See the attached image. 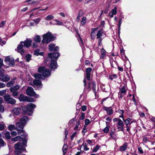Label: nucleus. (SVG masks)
<instances>
[{
  "instance_id": "nucleus-1",
  "label": "nucleus",
  "mask_w": 155,
  "mask_h": 155,
  "mask_svg": "<svg viewBox=\"0 0 155 155\" xmlns=\"http://www.w3.org/2000/svg\"><path fill=\"white\" fill-rule=\"evenodd\" d=\"M28 120V117L27 116H24L20 119L19 122L16 123V128L14 125H11L8 126V129L10 130H12L16 129L17 130L18 134L24 133V130H23L25 124Z\"/></svg>"
},
{
  "instance_id": "nucleus-2",
  "label": "nucleus",
  "mask_w": 155,
  "mask_h": 155,
  "mask_svg": "<svg viewBox=\"0 0 155 155\" xmlns=\"http://www.w3.org/2000/svg\"><path fill=\"white\" fill-rule=\"evenodd\" d=\"M32 42V41L30 38H27L25 41H21L17 48L18 52L22 55L25 52L24 48H28L30 47L31 45Z\"/></svg>"
},
{
  "instance_id": "nucleus-3",
  "label": "nucleus",
  "mask_w": 155,
  "mask_h": 155,
  "mask_svg": "<svg viewBox=\"0 0 155 155\" xmlns=\"http://www.w3.org/2000/svg\"><path fill=\"white\" fill-rule=\"evenodd\" d=\"M43 37L41 42L43 44L45 43L48 44L51 41L54 40L55 38V37L50 32H48L43 35Z\"/></svg>"
},
{
  "instance_id": "nucleus-4",
  "label": "nucleus",
  "mask_w": 155,
  "mask_h": 155,
  "mask_svg": "<svg viewBox=\"0 0 155 155\" xmlns=\"http://www.w3.org/2000/svg\"><path fill=\"white\" fill-rule=\"evenodd\" d=\"M36 107L35 104L30 103L27 106L24 107L22 108L23 113L24 114L30 115L31 113L33 112V109Z\"/></svg>"
},
{
  "instance_id": "nucleus-5",
  "label": "nucleus",
  "mask_w": 155,
  "mask_h": 155,
  "mask_svg": "<svg viewBox=\"0 0 155 155\" xmlns=\"http://www.w3.org/2000/svg\"><path fill=\"white\" fill-rule=\"evenodd\" d=\"M38 71L39 73L42 72V75L44 77H47L51 74V71L49 69L45 68L44 67H41L38 68Z\"/></svg>"
},
{
  "instance_id": "nucleus-6",
  "label": "nucleus",
  "mask_w": 155,
  "mask_h": 155,
  "mask_svg": "<svg viewBox=\"0 0 155 155\" xmlns=\"http://www.w3.org/2000/svg\"><path fill=\"white\" fill-rule=\"evenodd\" d=\"M4 70L0 68V81L4 82L9 81L10 79V77L7 74H4Z\"/></svg>"
},
{
  "instance_id": "nucleus-7",
  "label": "nucleus",
  "mask_w": 155,
  "mask_h": 155,
  "mask_svg": "<svg viewBox=\"0 0 155 155\" xmlns=\"http://www.w3.org/2000/svg\"><path fill=\"white\" fill-rule=\"evenodd\" d=\"M103 30L102 29H100L97 34V38L98 39V46H99L101 45V41L102 39L104 37Z\"/></svg>"
},
{
  "instance_id": "nucleus-8",
  "label": "nucleus",
  "mask_w": 155,
  "mask_h": 155,
  "mask_svg": "<svg viewBox=\"0 0 155 155\" xmlns=\"http://www.w3.org/2000/svg\"><path fill=\"white\" fill-rule=\"evenodd\" d=\"M26 94L29 96L31 97L35 96L37 97V95L34 92L33 89L31 87H28L26 90Z\"/></svg>"
},
{
  "instance_id": "nucleus-9",
  "label": "nucleus",
  "mask_w": 155,
  "mask_h": 155,
  "mask_svg": "<svg viewBox=\"0 0 155 155\" xmlns=\"http://www.w3.org/2000/svg\"><path fill=\"white\" fill-rule=\"evenodd\" d=\"M5 61L12 66H14L15 64L14 60L10 56L6 57L5 59Z\"/></svg>"
},
{
  "instance_id": "nucleus-10",
  "label": "nucleus",
  "mask_w": 155,
  "mask_h": 155,
  "mask_svg": "<svg viewBox=\"0 0 155 155\" xmlns=\"http://www.w3.org/2000/svg\"><path fill=\"white\" fill-rule=\"evenodd\" d=\"M124 124L123 122L119 118L117 123V128L119 130L124 131Z\"/></svg>"
},
{
  "instance_id": "nucleus-11",
  "label": "nucleus",
  "mask_w": 155,
  "mask_h": 155,
  "mask_svg": "<svg viewBox=\"0 0 155 155\" xmlns=\"http://www.w3.org/2000/svg\"><path fill=\"white\" fill-rule=\"evenodd\" d=\"M20 101H27L28 102H33L35 99L32 97H18Z\"/></svg>"
},
{
  "instance_id": "nucleus-12",
  "label": "nucleus",
  "mask_w": 155,
  "mask_h": 155,
  "mask_svg": "<svg viewBox=\"0 0 155 155\" xmlns=\"http://www.w3.org/2000/svg\"><path fill=\"white\" fill-rule=\"evenodd\" d=\"M60 53L58 52H55L54 53H49L48 54V56L49 57L55 59H57L60 56Z\"/></svg>"
},
{
  "instance_id": "nucleus-13",
  "label": "nucleus",
  "mask_w": 155,
  "mask_h": 155,
  "mask_svg": "<svg viewBox=\"0 0 155 155\" xmlns=\"http://www.w3.org/2000/svg\"><path fill=\"white\" fill-rule=\"evenodd\" d=\"M21 137L20 136H17L15 137L12 138L11 139V140L12 141H13L14 142H16L21 140V138L23 139L24 138H26L27 136L25 134H23V135H21Z\"/></svg>"
},
{
  "instance_id": "nucleus-14",
  "label": "nucleus",
  "mask_w": 155,
  "mask_h": 155,
  "mask_svg": "<svg viewBox=\"0 0 155 155\" xmlns=\"http://www.w3.org/2000/svg\"><path fill=\"white\" fill-rule=\"evenodd\" d=\"M57 64L56 61L52 60L50 63V68L52 70H54L57 68Z\"/></svg>"
},
{
  "instance_id": "nucleus-15",
  "label": "nucleus",
  "mask_w": 155,
  "mask_h": 155,
  "mask_svg": "<svg viewBox=\"0 0 155 155\" xmlns=\"http://www.w3.org/2000/svg\"><path fill=\"white\" fill-rule=\"evenodd\" d=\"M55 45L54 44H51L49 46V49L50 51H57L59 50V48L58 46L55 47Z\"/></svg>"
},
{
  "instance_id": "nucleus-16",
  "label": "nucleus",
  "mask_w": 155,
  "mask_h": 155,
  "mask_svg": "<svg viewBox=\"0 0 155 155\" xmlns=\"http://www.w3.org/2000/svg\"><path fill=\"white\" fill-rule=\"evenodd\" d=\"M33 83L34 87L35 86H37L39 88H40L42 85L41 81L40 80H35L33 81Z\"/></svg>"
},
{
  "instance_id": "nucleus-17",
  "label": "nucleus",
  "mask_w": 155,
  "mask_h": 155,
  "mask_svg": "<svg viewBox=\"0 0 155 155\" xmlns=\"http://www.w3.org/2000/svg\"><path fill=\"white\" fill-rule=\"evenodd\" d=\"M5 100L7 103L11 104H14L15 103V100L12 97H4Z\"/></svg>"
},
{
  "instance_id": "nucleus-18",
  "label": "nucleus",
  "mask_w": 155,
  "mask_h": 155,
  "mask_svg": "<svg viewBox=\"0 0 155 155\" xmlns=\"http://www.w3.org/2000/svg\"><path fill=\"white\" fill-rule=\"evenodd\" d=\"M117 13V8L116 6H115L112 10L111 12L109 13V16L110 18H112L114 15H116Z\"/></svg>"
},
{
  "instance_id": "nucleus-19",
  "label": "nucleus",
  "mask_w": 155,
  "mask_h": 155,
  "mask_svg": "<svg viewBox=\"0 0 155 155\" xmlns=\"http://www.w3.org/2000/svg\"><path fill=\"white\" fill-rule=\"evenodd\" d=\"M21 111V109L19 107H15L12 110L13 113L16 115L20 114Z\"/></svg>"
},
{
  "instance_id": "nucleus-20",
  "label": "nucleus",
  "mask_w": 155,
  "mask_h": 155,
  "mask_svg": "<svg viewBox=\"0 0 155 155\" xmlns=\"http://www.w3.org/2000/svg\"><path fill=\"white\" fill-rule=\"evenodd\" d=\"M92 70L91 68H88L86 69V77L88 80H90V73Z\"/></svg>"
},
{
  "instance_id": "nucleus-21",
  "label": "nucleus",
  "mask_w": 155,
  "mask_h": 155,
  "mask_svg": "<svg viewBox=\"0 0 155 155\" xmlns=\"http://www.w3.org/2000/svg\"><path fill=\"white\" fill-rule=\"evenodd\" d=\"M104 110L107 112V113L108 115H110L113 114V111L111 107H104Z\"/></svg>"
},
{
  "instance_id": "nucleus-22",
  "label": "nucleus",
  "mask_w": 155,
  "mask_h": 155,
  "mask_svg": "<svg viewBox=\"0 0 155 155\" xmlns=\"http://www.w3.org/2000/svg\"><path fill=\"white\" fill-rule=\"evenodd\" d=\"M127 143L126 142L124 143L122 146L120 147V150L121 151H125L127 150Z\"/></svg>"
},
{
  "instance_id": "nucleus-23",
  "label": "nucleus",
  "mask_w": 155,
  "mask_h": 155,
  "mask_svg": "<svg viewBox=\"0 0 155 155\" xmlns=\"http://www.w3.org/2000/svg\"><path fill=\"white\" fill-rule=\"evenodd\" d=\"M19 85H17L11 87L10 89V91L11 92L17 91L19 89Z\"/></svg>"
},
{
  "instance_id": "nucleus-24",
  "label": "nucleus",
  "mask_w": 155,
  "mask_h": 155,
  "mask_svg": "<svg viewBox=\"0 0 155 155\" xmlns=\"http://www.w3.org/2000/svg\"><path fill=\"white\" fill-rule=\"evenodd\" d=\"M106 54V51L103 48L101 50V55L100 56V58L103 59L105 57Z\"/></svg>"
},
{
  "instance_id": "nucleus-25",
  "label": "nucleus",
  "mask_w": 155,
  "mask_h": 155,
  "mask_svg": "<svg viewBox=\"0 0 155 155\" xmlns=\"http://www.w3.org/2000/svg\"><path fill=\"white\" fill-rule=\"evenodd\" d=\"M126 92V89L124 86L121 88L119 94L120 95V96H123L124 95Z\"/></svg>"
},
{
  "instance_id": "nucleus-26",
  "label": "nucleus",
  "mask_w": 155,
  "mask_h": 155,
  "mask_svg": "<svg viewBox=\"0 0 155 155\" xmlns=\"http://www.w3.org/2000/svg\"><path fill=\"white\" fill-rule=\"evenodd\" d=\"M80 121L78 120L76 124L74 127V130H79L80 129L81 126L80 125Z\"/></svg>"
},
{
  "instance_id": "nucleus-27",
  "label": "nucleus",
  "mask_w": 155,
  "mask_h": 155,
  "mask_svg": "<svg viewBox=\"0 0 155 155\" xmlns=\"http://www.w3.org/2000/svg\"><path fill=\"white\" fill-rule=\"evenodd\" d=\"M68 148V147L67 144H64V145L62 147L63 155H65L66 154Z\"/></svg>"
},
{
  "instance_id": "nucleus-28",
  "label": "nucleus",
  "mask_w": 155,
  "mask_h": 155,
  "mask_svg": "<svg viewBox=\"0 0 155 155\" xmlns=\"http://www.w3.org/2000/svg\"><path fill=\"white\" fill-rule=\"evenodd\" d=\"M106 124H107V126L104 129L103 131L104 133H107L109 131V129L110 128V126H108V124L109 123L107 122H106Z\"/></svg>"
},
{
  "instance_id": "nucleus-29",
  "label": "nucleus",
  "mask_w": 155,
  "mask_h": 155,
  "mask_svg": "<svg viewBox=\"0 0 155 155\" xmlns=\"http://www.w3.org/2000/svg\"><path fill=\"white\" fill-rule=\"evenodd\" d=\"M54 18L53 15H47L45 18V19L47 21H49L53 19Z\"/></svg>"
},
{
  "instance_id": "nucleus-30",
  "label": "nucleus",
  "mask_w": 155,
  "mask_h": 155,
  "mask_svg": "<svg viewBox=\"0 0 155 155\" xmlns=\"http://www.w3.org/2000/svg\"><path fill=\"white\" fill-rule=\"evenodd\" d=\"M86 18L85 17H83L81 18V25H84L86 22Z\"/></svg>"
},
{
  "instance_id": "nucleus-31",
  "label": "nucleus",
  "mask_w": 155,
  "mask_h": 155,
  "mask_svg": "<svg viewBox=\"0 0 155 155\" xmlns=\"http://www.w3.org/2000/svg\"><path fill=\"white\" fill-rule=\"evenodd\" d=\"M40 50L38 49H37L35 50L34 54L38 56L39 55H42L43 54V52H40Z\"/></svg>"
},
{
  "instance_id": "nucleus-32",
  "label": "nucleus",
  "mask_w": 155,
  "mask_h": 155,
  "mask_svg": "<svg viewBox=\"0 0 155 155\" xmlns=\"http://www.w3.org/2000/svg\"><path fill=\"white\" fill-rule=\"evenodd\" d=\"M15 81L14 80H12L8 82L7 84V86L9 87L13 86L14 84Z\"/></svg>"
},
{
  "instance_id": "nucleus-33",
  "label": "nucleus",
  "mask_w": 155,
  "mask_h": 155,
  "mask_svg": "<svg viewBox=\"0 0 155 155\" xmlns=\"http://www.w3.org/2000/svg\"><path fill=\"white\" fill-rule=\"evenodd\" d=\"M34 40L37 42H40L41 41V39L39 35H37L34 38Z\"/></svg>"
},
{
  "instance_id": "nucleus-34",
  "label": "nucleus",
  "mask_w": 155,
  "mask_h": 155,
  "mask_svg": "<svg viewBox=\"0 0 155 155\" xmlns=\"http://www.w3.org/2000/svg\"><path fill=\"white\" fill-rule=\"evenodd\" d=\"M5 127V124L3 122H0V130H2L4 129Z\"/></svg>"
},
{
  "instance_id": "nucleus-35",
  "label": "nucleus",
  "mask_w": 155,
  "mask_h": 155,
  "mask_svg": "<svg viewBox=\"0 0 155 155\" xmlns=\"http://www.w3.org/2000/svg\"><path fill=\"white\" fill-rule=\"evenodd\" d=\"M37 0H28L25 2H27L29 4H32L37 3Z\"/></svg>"
},
{
  "instance_id": "nucleus-36",
  "label": "nucleus",
  "mask_w": 155,
  "mask_h": 155,
  "mask_svg": "<svg viewBox=\"0 0 155 155\" xmlns=\"http://www.w3.org/2000/svg\"><path fill=\"white\" fill-rule=\"evenodd\" d=\"M34 77L36 79H42V77L41 74H35L34 75Z\"/></svg>"
},
{
  "instance_id": "nucleus-37",
  "label": "nucleus",
  "mask_w": 155,
  "mask_h": 155,
  "mask_svg": "<svg viewBox=\"0 0 155 155\" xmlns=\"http://www.w3.org/2000/svg\"><path fill=\"white\" fill-rule=\"evenodd\" d=\"M31 55L29 54L27 55L25 57L26 61L28 62L31 59Z\"/></svg>"
},
{
  "instance_id": "nucleus-38",
  "label": "nucleus",
  "mask_w": 155,
  "mask_h": 155,
  "mask_svg": "<svg viewBox=\"0 0 155 155\" xmlns=\"http://www.w3.org/2000/svg\"><path fill=\"white\" fill-rule=\"evenodd\" d=\"M5 137L7 139H10L11 136L10 135V133L9 132L7 131L6 132L5 134Z\"/></svg>"
},
{
  "instance_id": "nucleus-39",
  "label": "nucleus",
  "mask_w": 155,
  "mask_h": 155,
  "mask_svg": "<svg viewBox=\"0 0 155 155\" xmlns=\"http://www.w3.org/2000/svg\"><path fill=\"white\" fill-rule=\"evenodd\" d=\"M78 41L79 42L80 45L81 46L82 48V46H83V43L82 41V40L81 39V38L79 36V38L78 39Z\"/></svg>"
},
{
  "instance_id": "nucleus-40",
  "label": "nucleus",
  "mask_w": 155,
  "mask_h": 155,
  "mask_svg": "<svg viewBox=\"0 0 155 155\" xmlns=\"http://www.w3.org/2000/svg\"><path fill=\"white\" fill-rule=\"evenodd\" d=\"M41 20V19L40 18H38L34 20L33 21L36 23V25H37L40 22Z\"/></svg>"
},
{
  "instance_id": "nucleus-41",
  "label": "nucleus",
  "mask_w": 155,
  "mask_h": 155,
  "mask_svg": "<svg viewBox=\"0 0 155 155\" xmlns=\"http://www.w3.org/2000/svg\"><path fill=\"white\" fill-rule=\"evenodd\" d=\"M6 23L5 21H3L0 23V28H3Z\"/></svg>"
},
{
  "instance_id": "nucleus-42",
  "label": "nucleus",
  "mask_w": 155,
  "mask_h": 155,
  "mask_svg": "<svg viewBox=\"0 0 155 155\" xmlns=\"http://www.w3.org/2000/svg\"><path fill=\"white\" fill-rule=\"evenodd\" d=\"M84 116H85V114L84 113H81V116H80L79 120H79L80 121V120H83L84 118Z\"/></svg>"
},
{
  "instance_id": "nucleus-43",
  "label": "nucleus",
  "mask_w": 155,
  "mask_h": 155,
  "mask_svg": "<svg viewBox=\"0 0 155 155\" xmlns=\"http://www.w3.org/2000/svg\"><path fill=\"white\" fill-rule=\"evenodd\" d=\"M6 92V90H5L0 91V96H3L5 94Z\"/></svg>"
},
{
  "instance_id": "nucleus-44",
  "label": "nucleus",
  "mask_w": 155,
  "mask_h": 155,
  "mask_svg": "<svg viewBox=\"0 0 155 155\" xmlns=\"http://www.w3.org/2000/svg\"><path fill=\"white\" fill-rule=\"evenodd\" d=\"M100 147L98 145H97L96 147L93 149V151L94 152H96L99 149Z\"/></svg>"
},
{
  "instance_id": "nucleus-45",
  "label": "nucleus",
  "mask_w": 155,
  "mask_h": 155,
  "mask_svg": "<svg viewBox=\"0 0 155 155\" xmlns=\"http://www.w3.org/2000/svg\"><path fill=\"white\" fill-rule=\"evenodd\" d=\"M5 111V108L2 105H0V112L2 113Z\"/></svg>"
},
{
  "instance_id": "nucleus-46",
  "label": "nucleus",
  "mask_w": 155,
  "mask_h": 155,
  "mask_svg": "<svg viewBox=\"0 0 155 155\" xmlns=\"http://www.w3.org/2000/svg\"><path fill=\"white\" fill-rule=\"evenodd\" d=\"M117 77V75L116 74H114L112 75H111L110 77V79L111 80H113L114 79L116 78Z\"/></svg>"
},
{
  "instance_id": "nucleus-47",
  "label": "nucleus",
  "mask_w": 155,
  "mask_h": 155,
  "mask_svg": "<svg viewBox=\"0 0 155 155\" xmlns=\"http://www.w3.org/2000/svg\"><path fill=\"white\" fill-rule=\"evenodd\" d=\"M132 123V122H131L130 123V124L128 125H126V130L127 131H128L129 132L130 131V126L131 124Z\"/></svg>"
},
{
  "instance_id": "nucleus-48",
  "label": "nucleus",
  "mask_w": 155,
  "mask_h": 155,
  "mask_svg": "<svg viewBox=\"0 0 155 155\" xmlns=\"http://www.w3.org/2000/svg\"><path fill=\"white\" fill-rule=\"evenodd\" d=\"M11 135L13 137L17 135V133L15 131H12L11 133Z\"/></svg>"
},
{
  "instance_id": "nucleus-49",
  "label": "nucleus",
  "mask_w": 155,
  "mask_h": 155,
  "mask_svg": "<svg viewBox=\"0 0 155 155\" xmlns=\"http://www.w3.org/2000/svg\"><path fill=\"white\" fill-rule=\"evenodd\" d=\"M55 21L57 22V25H61L63 24V23L62 22L58 20H55Z\"/></svg>"
},
{
  "instance_id": "nucleus-50",
  "label": "nucleus",
  "mask_w": 155,
  "mask_h": 155,
  "mask_svg": "<svg viewBox=\"0 0 155 155\" xmlns=\"http://www.w3.org/2000/svg\"><path fill=\"white\" fill-rule=\"evenodd\" d=\"M90 123V120H89L88 119H86L85 120V124L86 125H88V124H89Z\"/></svg>"
},
{
  "instance_id": "nucleus-51",
  "label": "nucleus",
  "mask_w": 155,
  "mask_h": 155,
  "mask_svg": "<svg viewBox=\"0 0 155 155\" xmlns=\"http://www.w3.org/2000/svg\"><path fill=\"white\" fill-rule=\"evenodd\" d=\"M5 84L2 82H0V88H3L5 87Z\"/></svg>"
},
{
  "instance_id": "nucleus-52",
  "label": "nucleus",
  "mask_w": 155,
  "mask_h": 155,
  "mask_svg": "<svg viewBox=\"0 0 155 155\" xmlns=\"http://www.w3.org/2000/svg\"><path fill=\"white\" fill-rule=\"evenodd\" d=\"M11 92L13 93V95L14 96H17L18 94V92L17 91H15L14 92Z\"/></svg>"
},
{
  "instance_id": "nucleus-53",
  "label": "nucleus",
  "mask_w": 155,
  "mask_h": 155,
  "mask_svg": "<svg viewBox=\"0 0 155 155\" xmlns=\"http://www.w3.org/2000/svg\"><path fill=\"white\" fill-rule=\"evenodd\" d=\"M138 150L139 152L141 153L142 154L143 153V150L141 147H139L138 148Z\"/></svg>"
},
{
  "instance_id": "nucleus-54",
  "label": "nucleus",
  "mask_w": 155,
  "mask_h": 155,
  "mask_svg": "<svg viewBox=\"0 0 155 155\" xmlns=\"http://www.w3.org/2000/svg\"><path fill=\"white\" fill-rule=\"evenodd\" d=\"M5 143L4 142L3 140L1 138H0V144L2 146H4Z\"/></svg>"
},
{
  "instance_id": "nucleus-55",
  "label": "nucleus",
  "mask_w": 155,
  "mask_h": 155,
  "mask_svg": "<svg viewBox=\"0 0 155 155\" xmlns=\"http://www.w3.org/2000/svg\"><path fill=\"white\" fill-rule=\"evenodd\" d=\"M87 109V107L86 106L83 105L82 107L81 110L82 111H85Z\"/></svg>"
},
{
  "instance_id": "nucleus-56",
  "label": "nucleus",
  "mask_w": 155,
  "mask_h": 155,
  "mask_svg": "<svg viewBox=\"0 0 155 155\" xmlns=\"http://www.w3.org/2000/svg\"><path fill=\"white\" fill-rule=\"evenodd\" d=\"M123 121L125 122V124H126V125H128L129 124V121H128L127 120H125L124 119V118H123Z\"/></svg>"
},
{
  "instance_id": "nucleus-57",
  "label": "nucleus",
  "mask_w": 155,
  "mask_h": 155,
  "mask_svg": "<svg viewBox=\"0 0 155 155\" xmlns=\"http://www.w3.org/2000/svg\"><path fill=\"white\" fill-rule=\"evenodd\" d=\"M122 22V20L121 19H120L119 21L118 28L119 29H120V26L121 25V24Z\"/></svg>"
},
{
  "instance_id": "nucleus-58",
  "label": "nucleus",
  "mask_w": 155,
  "mask_h": 155,
  "mask_svg": "<svg viewBox=\"0 0 155 155\" xmlns=\"http://www.w3.org/2000/svg\"><path fill=\"white\" fill-rule=\"evenodd\" d=\"M119 113L121 114V117H122V118H124V111L123 110H120L119 111Z\"/></svg>"
},
{
  "instance_id": "nucleus-59",
  "label": "nucleus",
  "mask_w": 155,
  "mask_h": 155,
  "mask_svg": "<svg viewBox=\"0 0 155 155\" xmlns=\"http://www.w3.org/2000/svg\"><path fill=\"white\" fill-rule=\"evenodd\" d=\"M105 22L104 21H103L101 22V24L100 25V26L101 27H103L105 25Z\"/></svg>"
},
{
  "instance_id": "nucleus-60",
  "label": "nucleus",
  "mask_w": 155,
  "mask_h": 155,
  "mask_svg": "<svg viewBox=\"0 0 155 155\" xmlns=\"http://www.w3.org/2000/svg\"><path fill=\"white\" fill-rule=\"evenodd\" d=\"M94 34L93 33H91V38L92 40L94 39L95 38V36Z\"/></svg>"
},
{
  "instance_id": "nucleus-61",
  "label": "nucleus",
  "mask_w": 155,
  "mask_h": 155,
  "mask_svg": "<svg viewBox=\"0 0 155 155\" xmlns=\"http://www.w3.org/2000/svg\"><path fill=\"white\" fill-rule=\"evenodd\" d=\"M76 134H77V133L75 132H74L72 134V135L71 136V140H72L74 138V137L76 135Z\"/></svg>"
},
{
  "instance_id": "nucleus-62",
  "label": "nucleus",
  "mask_w": 155,
  "mask_h": 155,
  "mask_svg": "<svg viewBox=\"0 0 155 155\" xmlns=\"http://www.w3.org/2000/svg\"><path fill=\"white\" fill-rule=\"evenodd\" d=\"M120 53L122 55H124L125 54V51L123 48H121L120 49Z\"/></svg>"
},
{
  "instance_id": "nucleus-63",
  "label": "nucleus",
  "mask_w": 155,
  "mask_h": 155,
  "mask_svg": "<svg viewBox=\"0 0 155 155\" xmlns=\"http://www.w3.org/2000/svg\"><path fill=\"white\" fill-rule=\"evenodd\" d=\"M3 65V60L0 58V67H2Z\"/></svg>"
},
{
  "instance_id": "nucleus-64",
  "label": "nucleus",
  "mask_w": 155,
  "mask_h": 155,
  "mask_svg": "<svg viewBox=\"0 0 155 155\" xmlns=\"http://www.w3.org/2000/svg\"><path fill=\"white\" fill-rule=\"evenodd\" d=\"M98 28H92L91 29L92 32L91 33H93L94 34V32L96 30H97Z\"/></svg>"
}]
</instances>
